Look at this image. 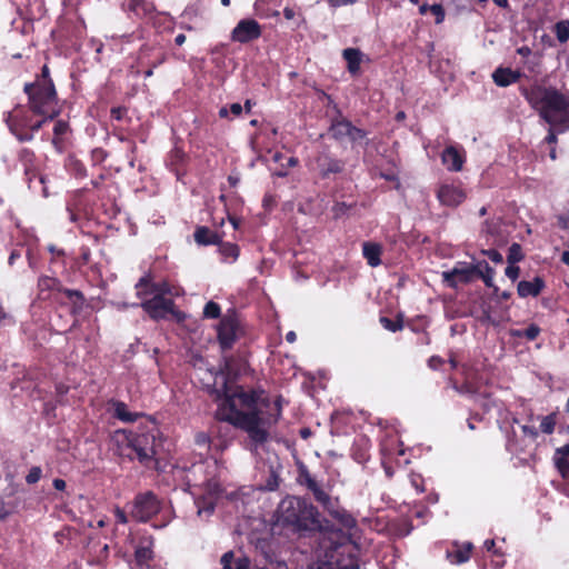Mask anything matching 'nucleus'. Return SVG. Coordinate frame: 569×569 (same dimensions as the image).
Wrapping results in <instances>:
<instances>
[{
    "mask_svg": "<svg viewBox=\"0 0 569 569\" xmlns=\"http://www.w3.org/2000/svg\"><path fill=\"white\" fill-rule=\"evenodd\" d=\"M261 36V27L253 19H242L233 28L231 32L232 41L247 43L256 40Z\"/></svg>",
    "mask_w": 569,
    "mask_h": 569,
    "instance_id": "obj_11",
    "label": "nucleus"
},
{
    "mask_svg": "<svg viewBox=\"0 0 569 569\" xmlns=\"http://www.w3.org/2000/svg\"><path fill=\"white\" fill-rule=\"evenodd\" d=\"M453 388L456 389L457 392H459L461 395L472 393V389L468 383H466L461 387L453 386Z\"/></svg>",
    "mask_w": 569,
    "mask_h": 569,
    "instance_id": "obj_51",
    "label": "nucleus"
},
{
    "mask_svg": "<svg viewBox=\"0 0 569 569\" xmlns=\"http://www.w3.org/2000/svg\"><path fill=\"white\" fill-rule=\"evenodd\" d=\"M6 122L10 131L18 138V140H32V133L28 132L31 120L27 111L19 107L13 109L12 111L8 112Z\"/></svg>",
    "mask_w": 569,
    "mask_h": 569,
    "instance_id": "obj_7",
    "label": "nucleus"
},
{
    "mask_svg": "<svg viewBox=\"0 0 569 569\" xmlns=\"http://www.w3.org/2000/svg\"><path fill=\"white\" fill-rule=\"evenodd\" d=\"M48 77H49V69H48V67H47V66H44V67L42 68V78H41V79H39L37 82L42 83V82H43V80H50Z\"/></svg>",
    "mask_w": 569,
    "mask_h": 569,
    "instance_id": "obj_57",
    "label": "nucleus"
},
{
    "mask_svg": "<svg viewBox=\"0 0 569 569\" xmlns=\"http://www.w3.org/2000/svg\"><path fill=\"white\" fill-rule=\"evenodd\" d=\"M236 569H251L250 560L247 557H240L236 560Z\"/></svg>",
    "mask_w": 569,
    "mask_h": 569,
    "instance_id": "obj_47",
    "label": "nucleus"
},
{
    "mask_svg": "<svg viewBox=\"0 0 569 569\" xmlns=\"http://www.w3.org/2000/svg\"><path fill=\"white\" fill-rule=\"evenodd\" d=\"M194 487H203V490L208 493V498H203L201 501H197L198 516L202 515L210 516L214 510L213 496L220 492V486L213 479H208L203 483H194Z\"/></svg>",
    "mask_w": 569,
    "mask_h": 569,
    "instance_id": "obj_13",
    "label": "nucleus"
},
{
    "mask_svg": "<svg viewBox=\"0 0 569 569\" xmlns=\"http://www.w3.org/2000/svg\"><path fill=\"white\" fill-rule=\"evenodd\" d=\"M553 32L560 43H566L569 40V20L557 22Z\"/></svg>",
    "mask_w": 569,
    "mask_h": 569,
    "instance_id": "obj_29",
    "label": "nucleus"
},
{
    "mask_svg": "<svg viewBox=\"0 0 569 569\" xmlns=\"http://www.w3.org/2000/svg\"><path fill=\"white\" fill-rule=\"evenodd\" d=\"M481 252L496 263H501L503 260L502 254L495 249L482 250Z\"/></svg>",
    "mask_w": 569,
    "mask_h": 569,
    "instance_id": "obj_40",
    "label": "nucleus"
},
{
    "mask_svg": "<svg viewBox=\"0 0 569 569\" xmlns=\"http://www.w3.org/2000/svg\"><path fill=\"white\" fill-rule=\"evenodd\" d=\"M186 41V36L183 33H179L176 39H174V42L178 46H182Z\"/></svg>",
    "mask_w": 569,
    "mask_h": 569,
    "instance_id": "obj_59",
    "label": "nucleus"
},
{
    "mask_svg": "<svg viewBox=\"0 0 569 569\" xmlns=\"http://www.w3.org/2000/svg\"><path fill=\"white\" fill-rule=\"evenodd\" d=\"M493 2L500 8H507L509 6L508 0H493Z\"/></svg>",
    "mask_w": 569,
    "mask_h": 569,
    "instance_id": "obj_63",
    "label": "nucleus"
},
{
    "mask_svg": "<svg viewBox=\"0 0 569 569\" xmlns=\"http://www.w3.org/2000/svg\"><path fill=\"white\" fill-rule=\"evenodd\" d=\"M132 436L133 431L128 429H119L113 432L112 441L117 447V451L122 457H128L132 459Z\"/></svg>",
    "mask_w": 569,
    "mask_h": 569,
    "instance_id": "obj_18",
    "label": "nucleus"
},
{
    "mask_svg": "<svg viewBox=\"0 0 569 569\" xmlns=\"http://www.w3.org/2000/svg\"><path fill=\"white\" fill-rule=\"evenodd\" d=\"M194 240L203 246L216 244L220 243V236L207 227H199L194 232Z\"/></svg>",
    "mask_w": 569,
    "mask_h": 569,
    "instance_id": "obj_25",
    "label": "nucleus"
},
{
    "mask_svg": "<svg viewBox=\"0 0 569 569\" xmlns=\"http://www.w3.org/2000/svg\"><path fill=\"white\" fill-rule=\"evenodd\" d=\"M300 479H301V482L303 485H306V487L312 491L316 500L318 502H320L323 507H326L327 509H330V506H331V499L329 497L328 493H326L321 488L320 486L318 485V482L311 477V475L308 472V470L306 468H303L301 471H300Z\"/></svg>",
    "mask_w": 569,
    "mask_h": 569,
    "instance_id": "obj_16",
    "label": "nucleus"
},
{
    "mask_svg": "<svg viewBox=\"0 0 569 569\" xmlns=\"http://www.w3.org/2000/svg\"><path fill=\"white\" fill-rule=\"evenodd\" d=\"M341 170V163L339 161H331L328 168L322 172L323 177H327L329 172H339Z\"/></svg>",
    "mask_w": 569,
    "mask_h": 569,
    "instance_id": "obj_46",
    "label": "nucleus"
},
{
    "mask_svg": "<svg viewBox=\"0 0 569 569\" xmlns=\"http://www.w3.org/2000/svg\"><path fill=\"white\" fill-rule=\"evenodd\" d=\"M114 516H116L118 522L123 523V525L128 522V517L122 509L116 508Z\"/></svg>",
    "mask_w": 569,
    "mask_h": 569,
    "instance_id": "obj_49",
    "label": "nucleus"
},
{
    "mask_svg": "<svg viewBox=\"0 0 569 569\" xmlns=\"http://www.w3.org/2000/svg\"><path fill=\"white\" fill-rule=\"evenodd\" d=\"M522 258H523V254H522L520 244L512 243L509 248V252H508V257H507L508 263L515 264L516 262H519L520 260H522Z\"/></svg>",
    "mask_w": 569,
    "mask_h": 569,
    "instance_id": "obj_32",
    "label": "nucleus"
},
{
    "mask_svg": "<svg viewBox=\"0 0 569 569\" xmlns=\"http://www.w3.org/2000/svg\"><path fill=\"white\" fill-rule=\"evenodd\" d=\"M56 284V280L50 277H42L39 279V287L41 289H51Z\"/></svg>",
    "mask_w": 569,
    "mask_h": 569,
    "instance_id": "obj_45",
    "label": "nucleus"
},
{
    "mask_svg": "<svg viewBox=\"0 0 569 569\" xmlns=\"http://www.w3.org/2000/svg\"><path fill=\"white\" fill-rule=\"evenodd\" d=\"M150 299L142 298L141 307L154 320L163 319L168 313L173 312L174 302L166 297L150 296Z\"/></svg>",
    "mask_w": 569,
    "mask_h": 569,
    "instance_id": "obj_8",
    "label": "nucleus"
},
{
    "mask_svg": "<svg viewBox=\"0 0 569 569\" xmlns=\"http://www.w3.org/2000/svg\"><path fill=\"white\" fill-rule=\"evenodd\" d=\"M332 136L337 139H349L350 141H359L366 137V132L351 124L350 121H337L331 127Z\"/></svg>",
    "mask_w": 569,
    "mask_h": 569,
    "instance_id": "obj_15",
    "label": "nucleus"
},
{
    "mask_svg": "<svg viewBox=\"0 0 569 569\" xmlns=\"http://www.w3.org/2000/svg\"><path fill=\"white\" fill-rule=\"evenodd\" d=\"M317 509L299 497H286L278 507V519L297 531L312 530L318 526Z\"/></svg>",
    "mask_w": 569,
    "mask_h": 569,
    "instance_id": "obj_3",
    "label": "nucleus"
},
{
    "mask_svg": "<svg viewBox=\"0 0 569 569\" xmlns=\"http://www.w3.org/2000/svg\"><path fill=\"white\" fill-rule=\"evenodd\" d=\"M218 403L217 417L246 431L254 445H262L269 437V428L274 425L281 407L262 397V392L246 391L242 387H231L224 372L209 369L201 378Z\"/></svg>",
    "mask_w": 569,
    "mask_h": 569,
    "instance_id": "obj_1",
    "label": "nucleus"
},
{
    "mask_svg": "<svg viewBox=\"0 0 569 569\" xmlns=\"http://www.w3.org/2000/svg\"><path fill=\"white\" fill-rule=\"evenodd\" d=\"M561 260H562L563 263L569 266V251H565L562 253Z\"/></svg>",
    "mask_w": 569,
    "mask_h": 569,
    "instance_id": "obj_64",
    "label": "nucleus"
},
{
    "mask_svg": "<svg viewBox=\"0 0 569 569\" xmlns=\"http://www.w3.org/2000/svg\"><path fill=\"white\" fill-rule=\"evenodd\" d=\"M506 276L515 281L518 277H519V273H520V269L519 267L515 266V264H509L507 268H506Z\"/></svg>",
    "mask_w": 569,
    "mask_h": 569,
    "instance_id": "obj_42",
    "label": "nucleus"
},
{
    "mask_svg": "<svg viewBox=\"0 0 569 569\" xmlns=\"http://www.w3.org/2000/svg\"><path fill=\"white\" fill-rule=\"evenodd\" d=\"M153 541L151 538H144L140 541L139 546L136 549V562L137 566L142 568H149V561L153 557L152 550Z\"/></svg>",
    "mask_w": 569,
    "mask_h": 569,
    "instance_id": "obj_19",
    "label": "nucleus"
},
{
    "mask_svg": "<svg viewBox=\"0 0 569 569\" xmlns=\"http://www.w3.org/2000/svg\"><path fill=\"white\" fill-rule=\"evenodd\" d=\"M518 53L521 56H529L531 53V50L528 47H521L518 50Z\"/></svg>",
    "mask_w": 569,
    "mask_h": 569,
    "instance_id": "obj_60",
    "label": "nucleus"
},
{
    "mask_svg": "<svg viewBox=\"0 0 569 569\" xmlns=\"http://www.w3.org/2000/svg\"><path fill=\"white\" fill-rule=\"evenodd\" d=\"M219 250L226 259L236 260L239 254V248L236 244L229 242L221 243Z\"/></svg>",
    "mask_w": 569,
    "mask_h": 569,
    "instance_id": "obj_31",
    "label": "nucleus"
},
{
    "mask_svg": "<svg viewBox=\"0 0 569 569\" xmlns=\"http://www.w3.org/2000/svg\"><path fill=\"white\" fill-rule=\"evenodd\" d=\"M540 333V328L532 323L523 330V337L528 340H535Z\"/></svg>",
    "mask_w": 569,
    "mask_h": 569,
    "instance_id": "obj_38",
    "label": "nucleus"
},
{
    "mask_svg": "<svg viewBox=\"0 0 569 569\" xmlns=\"http://www.w3.org/2000/svg\"><path fill=\"white\" fill-rule=\"evenodd\" d=\"M124 113H126V110L122 109V108L118 107V108H112L111 109V116L116 120H121Z\"/></svg>",
    "mask_w": 569,
    "mask_h": 569,
    "instance_id": "obj_50",
    "label": "nucleus"
},
{
    "mask_svg": "<svg viewBox=\"0 0 569 569\" xmlns=\"http://www.w3.org/2000/svg\"><path fill=\"white\" fill-rule=\"evenodd\" d=\"M557 423V415L555 412L541 418L540 430L546 435H551L555 431Z\"/></svg>",
    "mask_w": 569,
    "mask_h": 569,
    "instance_id": "obj_30",
    "label": "nucleus"
},
{
    "mask_svg": "<svg viewBox=\"0 0 569 569\" xmlns=\"http://www.w3.org/2000/svg\"><path fill=\"white\" fill-rule=\"evenodd\" d=\"M132 440V459L137 458L140 462L147 463L158 453L160 443L157 442L154 432H133Z\"/></svg>",
    "mask_w": 569,
    "mask_h": 569,
    "instance_id": "obj_5",
    "label": "nucleus"
},
{
    "mask_svg": "<svg viewBox=\"0 0 569 569\" xmlns=\"http://www.w3.org/2000/svg\"><path fill=\"white\" fill-rule=\"evenodd\" d=\"M476 264L459 262L451 270L443 271L442 278L449 287L456 288L459 283L470 282L476 276Z\"/></svg>",
    "mask_w": 569,
    "mask_h": 569,
    "instance_id": "obj_10",
    "label": "nucleus"
},
{
    "mask_svg": "<svg viewBox=\"0 0 569 569\" xmlns=\"http://www.w3.org/2000/svg\"><path fill=\"white\" fill-rule=\"evenodd\" d=\"M109 546L104 545L97 557L89 559L88 563L91 566H102L103 560L108 557Z\"/></svg>",
    "mask_w": 569,
    "mask_h": 569,
    "instance_id": "obj_36",
    "label": "nucleus"
},
{
    "mask_svg": "<svg viewBox=\"0 0 569 569\" xmlns=\"http://www.w3.org/2000/svg\"><path fill=\"white\" fill-rule=\"evenodd\" d=\"M283 16H284V18H286L287 20H291V19H293V18H295L296 12H295V10H293L292 8L286 7V8L283 9Z\"/></svg>",
    "mask_w": 569,
    "mask_h": 569,
    "instance_id": "obj_55",
    "label": "nucleus"
},
{
    "mask_svg": "<svg viewBox=\"0 0 569 569\" xmlns=\"http://www.w3.org/2000/svg\"><path fill=\"white\" fill-rule=\"evenodd\" d=\"M230 111L233 116H239L242 111V106L240 103H232L230 106Z\"/></svg>",
    "mask_w": 569,
    "mask_h": 569,
    "instance_id": "obj_53",
    "label": "nucleus"
},
{
    "mask_svg": "<svg viewBox=\"0 0 569 569\" xmlns=\"http://www.w3.org/2000/svg\"><path fill=\"white\" fill-rule=\"evenodd\" d=\"M430 12L436 17V23H441L445 19V11L441 4L430 6Z\"/></svg>",
    "mask_w": 569,
    "mask_h": 569,
    "instance_id": "obj_39",
    "label": "nucleus"
},
{
    "mask_svg": "<svg viewBox=\"0 0 569 569\" xmlns=\"http://www.w3.org/2000/svg\"><path fill=\"white\" fill-rule=\"evenodd\" d=\"M476 276L480 277L487 287H493L495 270L488 264V262H478L476 264Z\"/></svg>",
    "mask_w": 569,
    "mask_h": 569,
    "instance_id": "obj_26",
    "label": "nucleus"
},
{
    "mask_svg": "<svg viewBox=\"0 0 569 569\" xmlns=\"http://www.w3.org/2000/svg\"><path fill=\"white\" fill-rule=\"evenodd\" d=\"M342 57L347 61V69L351 74H358L363 54L359 49L347 48L342 51Z\"/></svg>",
    "mask_w": 569,
    "mask_h": 569,
    "instance_id": "obj_21",
    "label": "nucleus"
},
{
    "mask_svg": "<svg viewBox=\"0 0 569 569\" xmlns=\"http://www.w3.org/2000/svg\"><path fill=\"white\" fill-rule=\"evenodd\" d=\"M136 289L139 298H146L148 296L166 297L178 295L168 282L163 281L153 283L150 281L148 276L139 279L136 284Z\"/></svg>",
    "mask_w": 569,
    "mask_h": 569,
    "instance_id": "obj_9",
    "label": "nucleus"
},
{
    "mask_svg": "<svg viewBox=\"0 0 569 569\" xmlns=\"http://www.w3.org/2000/svg\"><path fill=\"white\" fill-rule=\"evenodd\" d=\"M520 73L508 68H498L492 73L495 83L499 87H507L518 81Z\"/></svg>",
    "mask_w": 569,
    "mask_h": 569,
    "instance_id": "obj_22",
    "label": "nucleus"
},
{
    "mask_svg": "<svg viewBox=\"0 0 569 569\" xmlns=\"http://www.w3.org/2000/svg\"><path fill=\"white\" fill-rule=\"evenodd\" d=\"M69 130V124L66 121L59 120L56 122L53 128V143H57Z\"/></svg>",
    "mask_w": 569,
    "mask_h": 569,
    "instance_id": "obj_34",
    "label": "nucleus"
},
{
    "mask_svg": "<svg viewBox=\"0 0 569 569\" xmlns=\"http://www.w3.org/2000/svg\"><path fill=\"white\" fill-rule=\"evenodd\" d=\"M380 322L385 329L391 332H397L402 329V323L400 321L396 322L386 317L380 318Z\"/></svg>",
    "mask_w": 569,
    "mask_h": 569,
    "instance_id": "obj_35",
    "label": "nucleus"
},
{
    "mask_svg": "<svg viewBox=\"0 0 569 569\" xmlns=\"http://www.w3.org/2000/svg\"><path fill=\"white\" fill-rule=\"evenodd\" d=\"M233 559H234V555L232 551H228L226 552L222 557H221V565H222V569H233L232 568V562H233Z\"/></svg>",
    "mask_w": 569,
    "mask_h": 569,
    "instance_id": "obj_41",
    "label": "nucleus"
},
{
    "mask_svg": "<svg viewBox=\"0 0 569 569\" xmlns=\"http://www.w3.org/2000/svg\"><path fill=\"white\" fill-rule=\"evenodd\" d=\"M24 91L29 97L30 109L33 113L47 116L50 120L59 114L56 90L51 80L26 84Z\"/></svg>",
    "mask_w": 569,
    "mask_h": 569,
    "instance_id": "obj_4",
    "label": "nucleus"
},
{
    "mask_svg": "<svg viewBox=\"0 0 569 569\" xmlns=\"http://www.w3.org/2000/svg\"><path fill=\"white\" fill-rule=\"evenodd\" d=\"M471 551V545L468 543L463 549H458L453 552L448 553L451 563H463L469 560Z\"/></svg>",
    "mask_w": 569,
    "mask_h": 569,
    "instance_id": "obj_28",
    "label": "nucleus"
},
{
    "mask_svg": "<svg viewBox=\"0 0 569 569\" xmlns=\"http://www.w3.org/2000/svg\"><path fill=\"white\" fill-rule=\"evenodd\" d=\"M8 515L4 502L0 499V520Z\"/></svg>",
    "mask_w": 569,
    "mask_h": 569,
    "instance_id": "obj_58",
    "label": "nucleus"
},
{
    "mask_svg": "<svg viewBox=\"0 0 569 569\" xmlns=\"http://www.w3.org/2000/svg\"><path fill=\"white\" fill-rule=\"evenodd\" d=\"M330 7L338 8L353 4L357 0H327Z\"/></svg>",
    "mask_w": 569,
    "mask_h": 569,
    "instance_id": "obj_48",
    "label": "nucleus"
},
{
    "mask_svg": "<svg viewBox=\"0 0 569 569\" xmlns=\"http://www.w3.org/2000/svg\"><path fill=\"white\" fill-rule=\"evenodd\" d=\"M527 100L549 124L545 142L557 143V134L569 130V97L555 88L537 86L528 91Z\"/></svg>",
    "mask_w": 569,
    "mask_h": 569,
    "instance_id": "obj_2",
    "label": "nucleus"
},
{
    "mask_svg": "<svg viewBox=\"0 0 569 569\" xmlns=\"http://www.w3.org/2000/svg\"><path fill=\"white\" fill-rule=\"evenodd\" d=\"M43 119L39 120V121H36V122H30V126L28 128V132L29 133H32V136L34 134V132H37L44 123L46 121L49 119L47 116H42Z\"/></svg>",
    "mask_w": 569,
    "mask_h": 569,
    "instance_id": "obj_43",
    "label": "nucleus"
},
{
    "mask_svg": "<svg viewBox=\"0 0 569 569\" xmlns=\"http://www.w3.org/2000/svg\"><path fill=\"white\" fill-rule=\"evenodd\" d=\"M437 198L441 204L457 207L466 199V192L453 183H443L437 190Z\"/></svg>",
    "mask_w": 569,
    "mask_h": 569,
    "instance_id": "obj_12",
    "label": "nucleus"
},
{
    "mask_svg": "<svg viewBox=\"0 0 569 569\" xmlns=\"http://www.w3.org/2000/svg\"><path fill=\"white\" fill-rule=\"evenodd\" d=\"M442 363V360L439 357H431L429 359V366L433 369H437Z\"/></svg>",
    "mask_w": 569,
    "mask_h": 569,
    "instance_id": "obj_54",
    "label": "nucleus"
},
{
    "mask_svg": "<svg viewBox=\"0 0 569 569\" xmlns=\"http://www.w3.org/2000/svg\"><path fill=\"white\" fill-rule=\"evenodd\" d=\"M543 281L540 278H535L532 281H520L518 283V295L522 298L538 296L542 288Z\"/></svg>",
    "mask_w": 569,
    "mask_h": 569,
    "instance_id": "obj_23",
    "label": "nucleus"
},
{
    "mask_svg": "<svg viewBox=\"0 0 569 569\" xmlns=\"http://www.w3.org/2000/svg\"><path fill=\"white\" fill-rule=\"evenodd\" d=\"M221 310L218 303L209 301L203 308V316L209 319H217L220 317Z\"/></svg>",
    "mask_w": 569,
    "mask_h": 569,
    "instance_id": "obj_33",
    "label": "nucleus"
},
{
    "mask_svg": "<svg viewBox=\"0 0 569 569\" xmlns=\"http://www.w3.org/2000/svg\"><path fill=\"white\" fill-rule=\"evenodd\" d=\"M296 333L293 331H289L286 336V340L290 343L295 342L296 341Z\"/></svg>",
    "mask_w": 569,
    "mask_h": 569,
    "instance_id": "obj_61",
    "label": "nucleus"
},
{
    "mask_svg": "<svg viewBox=\"0 0 569 569\" xmlns=\"http://www.w3.org/2000/svg\"><path fill=\"white\" fill-rule=\"evenodd\" d=\"M238 325L233 317L224 316L218 326V339L222 349H229L237 339Z\"/></svg>",
    "mask_w": 569,
    "mask_h": 569,
    "instance_id": "obj_14",
    "label": "nucleus"
},
{
    "mask_svg": "<svg viewBox=\"0 0 569 569\" xmlns=\"http://www.w3.org/2000/svg\"><path fill=\"white\" fill-rule=\"evenodd\" d=\"M41 473H42V471L39 467H32L26 477V481L29 485L36 483L40 480Z\"/></svg>",
    "mask_w": 569,
    "mask_h": 569,
    "instance_id": "obj_37",
    "label": "nucleus"
},
{
    "mask_svg": "<svg viewBox=\"0 0 569 569\" xmlns=\"http://www.w3.org/2000/svg\"><path fill=\"white\" fill-rule=\"evenodd\" d=\"M521 430L526 437H529L531 440H536L538 437V430L535 427L522 426Z\"/></svg>",
    "mask_w": 569,
    "mask_h": 569,
    "instance_id": "obj_44",
    "label": "nucleus"
},
{
    "mask_svg": "<svg viewBox=\"0 0 569 569\" xmlns=\"http://www.w3.org/2000/svg\"><path fill=\"white\" fill-rule=\"evenodd\" d=\"M160 510V501L148 491L138 495L130 510V516L137 521L146 522Z\"/></svg>",
    "mask_w": 569,
    "mask_h": 569,
    "instance_id": "obj_6",
    "label": "nucleus"
},
{
    "mask_svg": "<svg viewBox=\"0 0 569 569\" xmlns=\"http://www.w3.org/2000/svg\"><path fill=\"white\" fill-rule=\"evenodd\" d=\"M203 469H204V465L203 463L193 465L192 472L193 473L202 472Z\"/></svg>",
    "mask_w": 569,
    "mask_h": 569,
    "instance_id": "obj_62",
    "label": "nucleus"
},
{
    "mask_svg": "<svg viewBox=\"0 0 569 569\" xmlns=\"http://www.w3.org/2000/svg\"><path fill=\"white\" fill-rule=\"evenodd\" d=\"M113 408H114V413H113L114 417H117L119 420H121L123 422H133L137 420V418L139 416L136 412H130L128 410L127 405L121 401L114 402Z\"/></svg>",
    "mask_w": 569,
    "mask_h": 569,
    "instance_id": "obj_27",
    "label": "nucleus"
},
{
    "mask_svg": "<svg viewBox=\"0 0 569 569\" xmlns=\"http://www.w3.org/2000/svg\"><path fill=\"white\" fill-rule=\"evenodd\" d=\"M362 253L370 267H378L381 263L382 247L380 244L365 242L362 244Z\"/></svg>",
    "mask_w": 569,
    "mask_h": 569,
    "instance_id": "obj_24",
    "label": "nucleus"
},
{
    "mask_svg": "<svg viewBox=\"0 0 569 569\" xmlns=\"http://www.w3.org/2000/svg\"><path fill=\"white\" fill-rule=\"evenodd\" d=\"M495 540L493 539H489V540H486L485 541V548L488 550V551H492L493 553H498V551L495 549Z\"/></svg>",
    "mask_w": 569,
    "mask_h": 569,
    "instance_id": "obj_56",
    "label": "nucleus"
},
{
    "mask_svg": "<svg viewBox=\"0 0 569 569\" xmlns=\"http://www.w3.org/2000/svg\"><path fill=\"white\" fill-rule=\"evenodd\" d=\"M443 166L449 171H461L465 163V154L455 146H448L441 153Z\"/></svg>",
    "mask_w": 569,
    "mask_h": 569,
    "instance_id": "obj_17",
    "label": "nucleus"
},
{
    "mask_svg": "<svg viewBox=\"0 0 569 569\" xmlns=\"http://www.w3.org/2000/svg\"><path fill=\"white\" fill-rule=\"evenodd\" d=\"M552 460L561 477L569 480V445L557 448Z\"/></svg>",
    "mask_w": 569,
    "mask_h": 569,
    "instance_id": "obj_20",
    "label": "nucleus"
},
{
    "mask_svg": "<svg viewBox=\"0 0 569 569\" xmlns=\"http://www.w3.org/2000/svg\"><path fill=\"white\" fill-rule=\"evenodd\" d=\"M66 486H67V485H66V481H64L63 479H59V478H57V479H54V480H53V487H54L57 490L62 491V490H64V489H66Z\"/></svg>",
    "mask_w": 569,
    "mask_h": 569,
    "instance_id": "obj_52",
    "label": "nucleus"
}]
</instances>
